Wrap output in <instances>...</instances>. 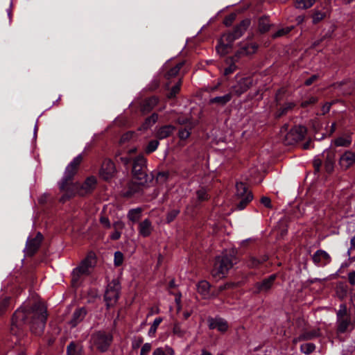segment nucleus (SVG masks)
Here are the masks:
<instances>
[{
    "label": "nucleus",
    "mask_w": 355,
    "mask_h": 355,
    "mask_svg": "<svg viewBox=\"0 0 355 355\" xmlns=\"http://www.w3.org/2000/svg\"><path fill=\"white\" fill-rule=\"evenodd\" d=\"M333 102H327L322 107V114H325L330 111Z\"/></svg>",
    "instance_id": "58"
},
{
    "label": "nucleus",
    "mask_w": 355,
    "mask_h": 355,
    "mask_svg": "<svg viewBox=\"0 0 355 355\" xmlns=\"http://www.w3.org/2000/svg\"><path fill=\"white\" fill-rule=\"evenodd\" d=\"M121 286L118 280L113 279L107 286L104 298L107 306H113L119 297Z\"/></svg>",
    "instance_id": "8"
},
{
    "label": "nucleus",
    "mask_w": 355,
    "mask_h": 355,
    "mask_svg": "<svg viewBox=\"0 0 355 355\" xmlns=\"http://www.w3.org/2000/svg\"><path fill=\"white\" fill-rule=\"evenodd\" d=\"M115 173L116 168L114 162L110 159H105L100 171V176L105 180H109Z\"/></svg>",
    "instance_id": "13"
},
{
    "label": "nucleus",
    "mask_w": 355,
    "mask_h": 355,
    "mask_svg": "<svg viewBox=\"0 0 355 355\" xmlns=\"http://www.w3.org/2000/svg\"><path fill=\"white\" fill-rule=\"evenodd\" d=\"M232 98V93H228L224 96L211 98L209 100V103L210 104H217L218 105L223 106V105H226L228 102H230L231 101Z\"/></svg>",
    "instance_id": "25"
},
{
    "label": "nucleus",
    "mask_w": 355,
    "mask_h": 355,
    "mask_svg": "<svg viewBox=\"0 0 355 355\" xmlns=\"http://www.w3.org/2000/svg\"><path fill=\"white\" fill-rule=\"evenodd\" d=\"M180 85L181 81L179 80L178 83H177L174 86L172 87L170 92L167 94V97L168 98H174L176 96V94L180 92Z\"/></svg>",
    "instance_id": "46"
},
{
    "label": "nucleus",
    "mask_w": 355,
    "mask_h": 355,
    "mask_svg": "<svg viewBox=\"0 0 355 355\" xmlns=\"http://www.w3.org/2000/svg\"><path fill=\"white\" fill-rule=\"evenodd\" d=\"M257 49V45L255 43H250L241 47L239 53L243 55H248L254 53Z\"/></svg>",
    "instance_id": "28"
},
{
    "label": "nucleus",
    "mask_w": 355,
    "mask_h": 355,
    "mask_svg": "<svg viewBox=\"0 0 355 355\" xmlns=\"http://www.w3.org/2000/svg\"><path fill=\"white\" fill-rule=\"evenodd\" d=\"M134 135V133L132 132H127L125 134H124L122 137H121V141L122 142L123 141H125L130 139H131L132 137V136Z\"/></svg>",
    "instance_id": "63"
},
{
    "label": "nucleus",
    "mask_w": 355,
    "mask_h": 355,
    "mask_svg": "<svg viewBox=\"0 0 355 355\" xmlns=\"http://www.w3.org/2000/svg\"><path fill=\"white\" fill-rule=\"evenodd\" d=\"M305 133L306 128L304 126H295L286 133L284 142L286 145H293L302 140Z\"/></svg>",
    "instance_id": "9"
},
{
    "label": "nucleus",
    "mask_w": 355,
    "mask_h": 355,
    "mask_svg": "<svg viewBox=\"0 0 355 355\" xmlns=\"http://www.w3.org/2000/svg\"><path fill=\"white\" fill-rule=\"evenodd\" d=\"M150 349H151V345L148 343H145L141 349L140 355L148 354L149 353V352L150 351Z\"/></svg>",
    "instance_id": "55"
},
{
    "label": "nucleus",
    "mask_w": 355,
    "mask_h": 355,
    "mask_svg": "<svg viewBox=\"0 0 355 355\" xmlns=\"http://www.w3.org/2000/svg\"><path fill=\"white\" fill-rule=\"evenodd\" d=\"M325 17V13L319 10H315L313 15V23L318 24Z\"/></svg>",
    "instance_id": "47"
},
{
    "label": "nucleus",
    "mask_w": 355,
    "mask_h": 355,
    "mask_svg": "<svg viewBox=\"0 0 355 355\" xmlns=\"http://www.w3.org/2000/svg\"><path fill=\"white\" fill-rule=\"evenodd\" d=\"M78 169L73 166L69 168V164L66 167L64 176L59 183V188L61 191H65L72 184L70 181L76 173Z\"/></svg>",
    "instance_id": "11"
},
{
    "label": "nucleus",
    "mask_w": 355,
    "mask_h": 355,
    "mask_svg": "<svg viewBox=\"0 0 355 355\" xmlns=\"http://www.w3.org/2000/svg\"><path fill=\"white\" fill-rule=\"evenodd\" d=\"M293 29V27H286L281 29H279L274 35V37H278L283 35H286L291 30Z\"/></svg>",
    "instance_id": "51"
},
{
    "label": "nucleus",
    "mask_w": 355,
    "mask_h": 355,
    "mask_svg": "<svg viewBox=\"0 0 355 355\" xmlns=\"http://www.w3.org/2000/svg\"><path fill=\"white\" fill-rule=\"evenodd\" d=\"M163 319L161 317H158V318H156L154 321H153V324L151 325L149 331H148V335L149 336H154L155 333H156V331L157 329V327L160 324V323L162 322Z\"/></svg>",
    "instance_id": "38"
},
{
    "label": "nucleus",
    "mask_w": 355,
    "mask_h": 355,
    "mask_svg": "<svg viewBox=\"0 0 355 355\" xmlns=\"http://www.w3.org/2000/svg\"><path fill=\"white\" fill-rule=\"evenodd\" d=\"M158 120V114L156 113L152 114L149 117L146 118L142 124L141 129L147 130L154 125Z\"/></svg>",
    "instance_id": "33"
},
{
    "label": "nucleus",
    "mask_w": 355,
    "mask_h": 355,
    "mask_svg": "<svg viewBox=\"0 0 355 355\" xmlns=\"http://www.w3.org/2000/svg\"><path fill=\"white\" fill-rule=\"evenodd\" d=\"M337 323V331L339 333H344L347 331L349 324L350 319L349 318H345L336 320Z\"/></svg>",
    "instance_id": "30"
},
{
    "label": "nucleus",
    "mask_w": 355,
    "mask_h": 355,
    "mask_svg": "<svg viewBox=\"0 0 355 355\" xmlns=\"http://www.w3.org/2000/svg\"><path fill=\"white\" fill-rule=\"evenodd\" d=\"M261 202L267 208L272 207L271 200L268 197L263 196L261 198Z\"/></svg>",
    "instance_id": "57"
},
{
    "label": "nucleus",
    "mask_w": 355,
    "mask_h": 355,
    "mask_svg": "<svg viewBox=\"0 0 355 355\" xmlns=\"http://www.w3.org/2000/svg\"><path fill=\"white\" fill-rule=\"evenodd\" d=\"M95 264V254L91 252L73 270L71 273L73 285H77L82 277L89 275Z\"/></svg>",
    "instance_id": "3"
},
{
    "label": "nucleus",
    "mask_w": 355,
    "mask_h": 355,
    "mask_svg": "<svg viewBox=\"0 0 355 355\" xmlns=\"http://www.w3.org/2000/svg\"><path fill=\"white\" fill-rule=\"evenodd\" d=\"M42 239V234L38 232L35 238L28 239L27 240L26 250L28 255H33L37 250L41 244Z\"/></svg>",
    "instance_id": "17"
},
{
    "label": "nucleus",
    "mask_w": 355,
    "mask_h": 355,
    "mask_svg": "<svg viewBox=\"0 0 355 355\" xmlns=\"http://www.w3.org/2000/svg\"><path fill=\"white\" fill-rule=\"evenodd\" d=\"M96 178L94 176L88 177L82 184H72L64 193L61 196L60 201L65 202L67 200L78 194L79 196H85L91 193L96 187Z\"/></svg>",
    "instance_id": "2"
},
{
    "label": "nucleus",
    "mask_w": 355,
    "mask_h": 355,
    "mask_svg": "<svg viewBox=\"0 0 355 355\" xmlns=\"http://www.w3.org/2000/svg\"><path fill=\"white\" fill-rule=\"evenodd\" d=\"M184 62H180L177 63L174 67H171L166 73L165 77L167 79L172 78L175 76H176L178 73L180 72V70L183 67Z\"/></svg>",
    "instance_id": "31"
},
{
    "label": "nucleus",
    "mask_w": 355,
    "mask_h": 355,
    "mask_svg": "<svg viewBox=\"0 0 355 355\" xmlns=\"http://www.w3.org/2000/svg\"><path fill=\"white\" fill-rule=\"evenodd\" d=\"M275 279L276 275H271L270 277L263 279L262 282L257 283L255 286L258 292H266L270 290Z\"/></svg>",
    "instance_id": "19"
},
{
    "label": "nucleus",
    "mask_w": 355,
    "mask_h": 355,
    "mask_svg": "<svg viewBox=\"0 0 355 355\" xmlns=\"http://www.w3.org/2000/svg\"><path fill=\"white\" fill-rule=\"evenodd\" d=\"M159 141L158 140H151L148 144L146 148V152L147 153H151L157 150L158 146H159Z\"/></svg>",
    "instance_id": "45"
},
{
    "label": "nucleus",
    "mask_w": 355,
    "mask_h": 355,
    "mask_svg": "<svg viewBox=\"0 0 355 355\" xmlns=\"http://www.w3.org/2000/svg\"><path fill=\"white\" fill-rule=\"evenodd\" d=\"M123 261V254L119 251L116 252L114 253V265L116 266H119L122 264Z\"/></svg>",
    "instance_id": "50"
},
{
    "label": "nucleus",
    "mask_w": 355,
    "mask_h": 355,
    "mask_svg": "<svg viewBox=\"0 0 355 355\" xmlns=\"http://www.w3.org/2000/svg\"><path fill=\"white\" fill-rule=\"evenodd\" d=\"M295 106V104L293 102H287L284 103L279 110L277 112V116L279 117L288 112V111L292 110Z\"/></svg>",
    "instance_id": "37"
},
{
    "label": "nucleus",
    "mask_w": 355,
    "mask_h": 355,
    "mask_svg": "<svg viewBox=\"0 0 355 355\" xmlns=\"http://www.w3.org/2000/svg\"><path fill=\"white\" fill-rule=\"evenodd\" d=\"M195 123H190L187 127H182L179 129L178 136L182 140L188 139L191 133L192 129L194 128Z\"/></svg>",
    "instance_id": "29"
},
{
    "label": "nucleus",
    "mask_w": 355,
    "mask_h": 355,
    "mask_svg": "<svg viewBox=\"0 0 355 355\" xmlns=\"http://www.w3.org/2000/svg\"><path fill=\"white\" fill-rule=\"evenodd\" d=\"M235 259L232 256L222 255L216 258L211 270L212 276L217 279L225 277L232 268Z\"/></svg>",
    "instance_id": "4"
},
{
    "label": "nucleus",
    "mask_w": 355,
    "mask_h": 355,
    "mask_svg": "<svg viewBox=\"0 0 355 355\" xmlns=\"http://www.w3.org/2000/svg\"><path fill=\"white\" fill-rule=\"evenodd\" d=\"M312 260L318 266H324L329 264L331 258L330 255L323 250H318L313 255Z\"/></svg>",
    "instance_id": "16"
},
{
    "label": "nucleus",
    "mask_w": 355,
    "mask_h": 355,
    "mask_svg": "<svg viewBox=\"0 0 355 355\" xmlns=\"http://www.w3.org/2000/svg\"><path fill=\"white\" fill-rule=\"evenodd\" d=\"M252 79L250 77L242 78L232 86V92L237 96H240L248 91L252 85Z\"/></svg>",
    "instance_id": "12"
},
{
    "label": "nucleus",
    "mask_w": 355,
    "mask_h": 355,
    "mask_svg": "<svg viewBox=\"0 0 355 355\" xmlns=\"http://www.w3.org/2000/svg\"><path fill=\"white\" fill-rule=\"evenodd\" d=\"M87 313L86 310L84 308H80L76 309L73 313L72 318L70 321V324L72 327H76L80 322H81L85 317Z\"/></svg>",
    "instance_id": "22"
},
{
    "label": "nucleus",
    "mask_w": 355,
    "mask_h": 355,
    "mask_svg": "<svg viewBox=\"0 0 355 355\" xmlns=\"http://www.w3.org/2000/svg\"><path fill=\"white\" fill-rule=\"evenodd\" d=\"M348 279L351 285H355V271H352L348 274Z\"/></svg>",
    "instance_id": "61"
},
{
    "label": "nucleus",
    "mask_w": 355,
    "mask_h": 355,
    "mask_svg": "<svg viewBox=\"0 0 355 355\" xmlns=\"http://www.w3.org/2000/svg\"><path fill=\"white\" fill-rule=\"evenodd\" d=\"M318 101V99L317 97L311 96L308 100L304 101L303 102H302L301 106L303 107H306L311 104H314V103H317Z\"/></svg>",
    "instance_id": "53"
},
{
    "label": "nucleus",
    "mask_w": 355,
    "mask_h": 355,
    "mask_svg": "<svg viewBox=\"0 0 355 355\" xmlns=\"http://www.w3.org/2000/svg\"><path fill=\"white\" fill-rule=\"evenodd\" d=\"M208 326L210 329H216L221 333L226 332L229 328L227 322L225 319L219 317L209 318Z\"/></svg>",
    "instance_id": "15"
},
{
    "label": "nucleus",
    "mask_w": 355,
    "mask_h": 355,
    "mask_svg": "<svg viewBox=\"0 0 355 355\" xmlns=\"http://www.w3.org/2000/svg\"><path fill=\"white\" fill-rule=\"evenodd\" d=\"M47 318L46 309L41 303L34 305L24 304L13 314L11 322L12 334H17V329L21 328L26 323L30 324L31 331L35 334H40L44 329Z\"/></svg>",
    "instance_id": "1"
},
{
    "label": "nucleus",
    "mask_w": 355,
    "mask_h": 355,
    "mask_svg": "<svg viewBox=\"0 0 355 355\" xmlns=\"http://www.w3.org/2000/svg\"><path fill=\"white\" fill-rule=\"evenodd\" d=\"M352 144V138L350 136L340 137L334 140V144L336 146L348 147Z\"/></svg>",
    "instance_id": "34"
},
{
    "label": "nucleus",
    "mask_w": 355,
    "mask_h": 355,
    "mask_svg": "<svg viewBox=\"0 0 355 355\" xmlns=\"http://www.w3.org/2000/svg\"><path fill=\"white\" fill-rule=\"evenodd\" d=\"M173 333L177 336L182 338L186 334V330L182 328L180 323H175L173 327Z\"/></svg>",
    "instance_id": "41"
},
{
    "label": "nucleus",
    "mask_w": 355,
    "mask_h": 355,
    "mask_svg": "<svg viewBox=\"0 0 355 355\" xmlns=\"http://www.w3.org/2000/svg\"><path fill=\"white\" fill-rule=\"evenodd\" d=\"M209 288L210 285L207 281H201L197 285V290L199 294H200L202 297L207 298L209 294Z\"/></svg>",
    "instance_id": "27"
},
{
    "label": "nucleus",
    "mask_w": 355,
    "mask_h": 355,
    "mask_svg": "<svg viewBox=\"0 0 355 355\" xmlns=\"http://www.w3.org/2000/svg\"><path fill=\"white\" fill-rule=\"evenodd\" d=\"M132 173L140 185H145L151 178L146 173V159L143 156H138L133 162Z\"/></svg>",
    "instance_id": "5"
},
{
    "label": "nucleus",
    "mask_w": 355,
    "mask_h": 355,
    "mask_svg": "<svg viewBox=\"0 0 355 355\" xmlns=\"http://www.w3.org/2000/svg\"><path fill=\"white\" fill-rule=\"evenodd\" d=\"M153 355H175V351L170 346L166 345L164 347L156 348Z\"/></svg>",
    "instance_id": "32"
},
{
    "label": "nucleus",
    "mask_w": 355,
    "mask_h": 355,
    "mask_svg": "<svg viewBox=\"0 0 355 355\" xmlns=\"http://www.w3.org/2000/svg\"><path fill=\"white\" fill-rule=\"evenodd\" d=\"M177 123L183 127H187L189 124L194 123L193 121L188 118H179Z\"/></svg>",
    "instance_id": "52"
},
{
    "label": "nucleus",
    "mask_w": 355,
    "mask_h": 355,
    "mask_svg": "<svg viewBox=\"0 0 355 355\" xmlns=\"http://www.w3.org/2000/svg\"><path fill=\"white\" fill-rule=\"evenodd\" d=\"M259 28L262 33H265L269 30L270 24L267 18H261L259 19Z\"/></svg>",
    "instance_id": "44"
},
{
    "label": "nucleus",
    "mask_w": 355,
    "mask_h": 355,
    "mask_svg": "<svg viewBox=\"0 0 355 355\" xmlns=\"http://www.w3.org/2000/svg\"><path fill=\"white\" fill-rule=\"evenodd\" d=\"M175 128L172 125H166L159 127L155 132V137L158 139H164L171 136L175 131Z\"/></svg>",
    "instance_id": "20"
},
{
    "label": "nucleus",
    "mask_w": 355,
    "mask_h": 355,
    "mask_svg": "<svg viewBox=\"0 0 355 355\" xmlns=\"http://www.w3.org/2000/svg\"><path fill=\"white\" fill-rule=\"evenodd\" d=\"M144 339L141 336L136 337L132 340V346L134 349H137L143 343Z\"/></svg>",
    "instance_id": "54"
},
{
    "label": "nucleus",
    "mask_w": 355,
    "mask_h": 355,
    "mask_svg": "<svg viewBox=\"0 0 355 355\" xmlns=\"http://www.w3.org/2000/svg\"><path fill=\"white\" fill-rule=\"evenodd\" d=\"M237 39V37H235L233 32L224 34L221 37L218 45L216 46L217 52L220 55L229 53L233 42Z\"/></svg>",
    "instance_id": "10"
},
{
    "label": "nucleus",
    "mask_w": 355,
    "mask_h": 355,
    "mask_svg": "<svg viewBox=\"0 0 355 355\" xmlns=\"http://www.w3.org/2000/svg\"><path fill=\"white\" fill-rule=\"evenodd\" d=\"M236 208L239 210L243 209L252 200L253 196L248 191L246 186L243 182H238L236 184Z\"/></svg>",
    "instance_id": "7"
},
{
    "label": "nucleus",
    "mask_w": 355,
    "mask_h": 355,
    "mask_svg": "<svg viewBox=\"0 0 355 355\" xmlns=\"http://www.w3.org/2000/svg\"><path fill=\"white\" fill-rule=\"evenodd\" d=\"M114 230L121 232L125 227V224L121 220L116 221L113 223Z\"/></svg>",
    "instance_id": "56"
},
{
    "label": "nucleus",
    "mask_w": 355,
    "mask_h": 355,
    "mask_svg": "<svg viewBox=\"0 0 355 355\" xmlns=\"http://www.w3.org/2000/svg\"><path fill=\"white\" fill-rule=\"evenodd\" d=\"M323 157H326L325 168L329 173L334 169V153L329 150H325L322 153Z\"/></svg>",
    "instance_id": "24"
},
{
    "label": "nucleus",
    "mask_w": 355,
    "mask_h": 355,
    "mask_svg": "<svg viewBox=\"0 0 355 355\" xmlns=\"http://www.w3.org/2000/svg\"><path fill=\"white\" fill-rule=\"evenodd\" d=\"M153 230L152 223L148 218H146L139 223L138 231L140 236L148 237L151 234Z\"/></svg>",
    "instance_id": "18"
},
{
    "label": "nucleus",
    "mask_w": 355,
    "mask_h": 355,
    "mask_svg": "<svg viewBox=\"0 0 355 355\" xmlns=\"http://www.w3.org/2000/svg\"><path fill=\"white\" fill-rule=\"evenodd\" d=\"M318 79V76L316 74H314V75L311 76L309 78L306 80V81L304 82V85L306 86H309L313 83H314L315 80H317Z\"/></svg>",
    "instance_id": "59"
},
{
    "label": "nucleus",
    "mask_w": 355,
    "mask_h": 355,
    "mask_svg": "<svg viewBox=\"0 0 355 355\" xmlns=\"http://www.w3.org/2000/svg\"><path fill=\"white\" fill-rule=\"evenodd\" d=\"M83 155L82 154L78 155L76 157L73 158V159L69 164V168H71L72 166L75 167L76 168H78L79 165L83 161Z\"/></svg>",
    "instance_id": "49"
},
{
    "label": "nucleus",
    "mask_w": 355,
    "mask_h": 355,
    "mask_svg": "<svg viewBox=\"0 0 355 355\" xmlns=\"http://www.w3.org/2000/svg\"><path fill=\"white\" fill-rule=\"evenodd\" d=\"M101 223L107 228H110L111 227V224L110 220L106 217H101L100 219Z\"/></svg>",
    "instance_id": "62"
},
{
    "label": "nucleus",
    "mask_w": 355,
    "mask_h": 355,
    "mask_svg": "<svg viewBox=\"0 0 355 355\" xmlns=\"http://www.w3.org/2000/svg\"><path fill=\"white\" fill-rule=\"evenodd\" d=\"M315 0H295V7L299 9H307L311 8Z\"/></svg>",
    "instance_id": "35"
},
{
    "label": "nucleus",
    "mask_w": 355,
    "mask_h": 355,
    "mask_svg": "<svg viewBox=\"0 0 355 355\" xmlns=\"http://www.w3.org/2000/svg\"><path fill=\"white\" fill-rule=\"evenodd\" d=\"M250 24V21L248 19L243 20L241 23L237 25L234 31H232L234 33L235 37L238 39L241 37L243 34L245 32Z\"/></svg>",
    "instance_id": "23"
},
{
    "label": "nucleus",
    "mask_w": 355,
    "mask_h": 355,
    "mask_svg": "<svg viewBox=\"0 0 355 355\" xmlns=\"http://www.w3.org/2000/svg\"><path fill=\"white\" fill-rule=\"evenodd\" d=\"M236 65L234 64H232L230 65L228 67L225 69L224 73L225 75H229L232 73H233L236 70Z\"/></svg>",
    "instance_id": "60"
},
{
    "label": "nucleus",
    "mask_w": 355,
    "mask_h": 355,
    "mask_svg": "<svg viewBox=\"0 0 355 355\" xmlns=\"http://www.w3.org/2000/svg\"><path fill=\"white\" fill-rule=\"evenodd\" d=\"M196 196L199 202H203L209 199V195L205 188H200L197 190Z\"/></svg>",
    "instance_id": "39"
},
{
    "label": "nucleus",
    "mask_w": 355,
    "mask_h": 355,
    "mask_svg": "<svg viewBox=\"0 0 355 355\" xmlns=\"http://www.w3.org/2000/svg\"><path fill=\"white\" fill-rule=\"evenodd\" d=\"M67 355H80L81 348L78 344L71 342L67 346Z\"/></svg>",
    "instance_id": "36"
},
{
    "label": "nucleus",
    "mask_w": 355,
    "mask_h": 355,
    "mask_svg": "<svg viewBox=\"0 0 355 355\" xmlns=\"http://www.w3.org/2000/svg\"><path fill=\"white\" fill-rule=\"evenodd\" d=\"M180 210L179 209H173L168 211L166 216V222L167 223H171L179 214Z\"/></svg>",
    "instance_id": "48"
},
{
    "label": "nucleus",
    "mask_w": 355,
    "mask_h": 355,
    "mask_svg": "<svg viewBox=\"0 0 355 355\" xmlns=\"http://www.w3.org/2000/svg\"><path fill=\"white\" fill-rule=\"evenodd\" d=\"M347 317V306L345 304H341L339 306V309L336 313V319L345 318Z\"/></svg>",
    "instance_id": "43"
},
{
    "label": "nucleus",
    "mask_w": 355,
    "mask_h": 355,
    "mask_svg": "<svg viewBox=\"0 0 355 355\" xmlns=\"http://www.w3.org/2000/svg\"><path fill=\"white\" fill-rule=\"evenodd\" d=\"M121 235V232L114 230V232L110 235V238L112 240H118Z\"/></svg>",
    "instance_id": "64"
},
{
    "label": "nucleus",
    "mask_w": 355,
    "mask_h": 355,
    "mask_svg": "<svg viewBox=\"0 0 355 355\" xmlns=\"http://www.w3.org/2000/svg\"><path fill=\"white\" fill-rule=\"evenodd\" d=\"M319 334L317 331H307L300 335V340H309L315 337L318 336Z\"/></svg>",
    "instance_id": "42"
},
{
    "label": "nucleus",
    "mask_w": 355,
    "mask_h": 355,
    "mask_svg": "<svg viewBox=\"0 0 355 355\" xmlns=\"http://www.w3.org/2000/svg\"><path fill=\"white\" fill-rule=\"evenodd\" d=\"M113 340V336L110 332L99 331L92 336L94 345L101 352H107Z\"/></svg>",
    "instance_id": "6"
},
{
    "label": "nucleus",
    "mask_w": 355,
    "mask_h": 355,
    "mask_svg": "<svg viewBox=\"0 0 355 355\" xmlns=\"http://www.w3.org/2000/svg\"><path fill=\"white\" fill-rule=\"evenodd\" d=\"M143 209L137 207L129 210L127 214L128 218L132 223L138 222L141 218Z\"/></svg>",
    "instance_id": "26"
},
{
    "label": "nucleus",
    "mask_w": 355,
    "mask_h": 355,
    "mask_svg": "<svg viewBox=\"0 0 355 355\" xmlns=\"http://www.w3.org/2000/svg\"><path fill=\"white\" fill-rule=\"evenodd\" d=\"M355 164V153L352 150L345 151L340 157L339 165L343 170H347Z\"/></svg>",
    "instance_id": "14"
},
{
    "label": "nucleus",
    "mask_w": 355,
    "mask_h": 355,
    "mask_svg": "<svg viewBox=\"0 0 355 355\" xmlns=\"http://www.w3.org/2000/svg\"><path fill=\"white\" fill-rule=\"evenodd\" d=\"M159 99L155 96L146 99L141 107V111L146 114L150 112L158 103Z\"/></svg>",
    "instance_id": "21"
},
{
    "label": "nucleus",
    "mask_w": 355,
    "mask_h": 355,
    "mask_svg": "<svg viewBox=\"0 0 355 355\" xmlns=\"http://www.w3.org/2000/svg\"><path fill=\"white\" fill-rule=\"evenodd\" d=\"M315 349V346L313 343H305L300 346V350L305 354H309L312 353Z\"/></svg>",
    "instance_id": "40"
}]
</instances>
